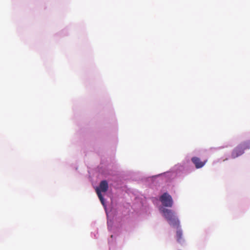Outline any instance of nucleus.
<instances>
[{
	"instance_id": "1",
	"label": "nucleus",
	"mask_w": 250,
	"mask_h": 250,
	"mask_svg": "<svg viewBox=\"0 0 250 250\" xmlns=\"http://www.w3.org/2000/svg\"><path fill=\"white\" fill-rule=\"evenodd\" d=\"M161 211L169 225L175 227L179 226V221L172 210L162 208L161 209Z\"/></svg>"
},
{
	"instance_id": "2",
	"label": "nucleus",
	"mask_w": 250,
	"mask_h": 250,
	"mask_svg": "<svg viewBox=\"0 0 250 250\" xmlns=\"http://www.w3.org/2000/svg\"><path fill=\"white\" fill-rule=\"evenodd\" d=\"M108 188V185L106 181L103 180L100 182L99 188H97L96 189V193L98 196L103 205H104V199L101 194V192H105Z\"/></svg>"
},
{
	"instance_id": "3",
	"label": "nucleus",
	"mask_w": 250,
	"mask_h": 250,
	"mask_svg": "<svg viewBox=\"0 0 250 250\" xmlns=\"http://www.w3.org/2000/svg\"><path fill=\"white\" fill-rule=\"evenodd\" d=\"M250 146L248 145V144L246 143L238 146L233 150L231 154L232 158H235L241 155L244 153V150L249 148Z\"/></svg>"
},
{
	"instance_id": "4",
	"label": "nucleus",
	"mask_w": 250,
	"mask_h": 250,
	"mask_svg": "<svg viewBox=\"0 0 250 250\" xmlns=\"http://www.w3.org/2000/svg\"><path fill=\"white\" fill-rule=\"evenodd\" d=\"M160 201L165 207H171L173 205L172 197L167 192L164 193L160 197Z\"/></svg>"
},
{
	"instance_id": "5",
	"label": "nucleus",
	"mask_w": 250,
	"mask_h": 250,
	"mask_svg": "<svg viewBox=\"0 0 250 250\" xmlns=\"http://www.w3.org/2000/svg\"><path fill=\"white\" fill-rule=\"evenodd\" d=\"M192 162L194 164L196 168L202 167L207 163V160L201 161L200 159L197 157H194L191 158Z\"/></svg>"
},
{
	"instance_id": "6",
	"label": "nucleus",
	"mask_w": 250,
	"mask_h": 250,
	"mask_svg": "<svg viewBox=\"0 0 250 250\" xmlns=\"http://www.w3.org/2000/svg\"><path fill=\"white\" fill-rule=\"evenodd\" d=\"M182 235L183 233L181 229H179L177 230L176 232V237H177V240L179 243L181 242V240L182 239Z\"/></svg>"
}]
</instances>
